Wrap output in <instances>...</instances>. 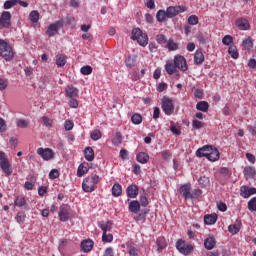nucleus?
<instances>
[{"label":"nucleus","instance_id":"f257e3e1","mask_svg":"<svg viewBox=\"0 0 256 256\" xmlns=\"http://www.w3.org/2000/svg\"><path fill=\"white\" fill-rule=\"evenodd\" d=\"M0 57L5 59V61H11L15 57L11 44L3 39H0Z\"/></svg>","mask_w":256,"mask_h":256},{"label":"nucleus","instance_id":"f03ea898","mask_svg":"<svg viewBox=\"0 0 256 256\" xmlns=\"http://www.w3.org/2000/svg\"><path fill=\"white\" fill-rule=\"evenodd\" d=\"M0 168L5 174V177H9L13 173V167L11 166V163H9V159H7V155H5V152L3 151H0Z\"/></svg>","mask_w":256,"mask_h":256},{"label":"nucleus","instance_id":"7ed1b4c3","mask_svg":"<svg viewBox=\"0 0 256 256\" xmlns=\"http://www.w3.org/2000/svg\"><path fill=\"white\" fill-rule=\"evenodd\" d=\"M162 110L165 115H173L175 113V105H173V100L168 97L162 98Z\"/></svg>","mask_w":256,"mask_h":256},{"label":"nucleus","instance_id":"20e7f679","mask_svg":"<svg viewBox=\"0 0 256 256\" xmlns=\"http://www.w3.org/2000/svg\"><path fill=\"white\" fill-rule=\"evenodd\" d=\"M187 11V7L184 5L181 6H169L166 9L167 19H173V17H177L179 13H185Z\"/></svg>","mask_w":256,"mask_h":256},{"label":"nucleus","instance_id":"39448f33","mask_svg":"<svg viewBox=\"0 0 256 256\" xmlns=\"http://www.w3.org/2000/svg\"><path fill=\"white\" fill-rule=\"evenodd\" d=\"M63 23V20H58L55 23L50 24L46 30V35H48V37H55V35H58L59 29H62L63 27Z\"/></svg>","mask_w":256,"mask_h":256},{"label":"nucleus","instance_id":"423d86ee","mask_svg":"<svg viewBox=\"0 0 256 256\" xmlns=\"http://www.w3.org/2000/svg\"><path fill=\"white\" fill-rule=\"evenodd\" d=\"M11 27V12L4 11L0 16V29H9Z\"/></svg>","mask_w":256,"mask_h":256},{"label":"nucleus","instance_id":"0eeeda50","mask_svg":"<svg viewBox=\"0 0 256 256\" xmlns=\"http://www.w3.org/2000/svg\"><path fill=\"white\" fill-rule=\"evenodd\" d=\"M176 249H178L182 255H189V253L193 251V246L185 243V240H178L176 242Z\"/></svg>","mask_w":256,"mask_h":256},{"label":"nucleus","instance_id":"6e6552de","mask_svg":"<svg viewBox=\"0 0 256 256\" xmlns=\"http://www.w3.org/2000/svg\"><path fill=\"white\" fill-rule=\"evenodd\" d=\"M174 65L176 66V69H180V71H187V60L184 56L176 55L174 57Z\"/></svg>","mask_w":256,"mask_h":256},{"label":"nucleus","instance_id":"1a4fd4ad","mask_svg":"<svg viewBox=\"0 0 256 256\" xmlns=\"http://www.w3.org/2000/svg\"><path fill=\"white\" fill-rule=\"evenodd\" d=\"M37 153L42 157V159H44V161H50V159H53V157H55V153L51 148H38Z\"/></svg>","mask_w":256,"mask_h":256},{"label":"nucleus","instance_id":"9d476101","mask_svg":"<svg viewBox=\"0 0 256 256\" xmlns=\"http://www.w3.org/2000/svg\"><path fill=\"white\" fill-rule=\"evenodd\" d=\"M58 217H59V220L62 221L63 223L67 222V220L70 217L69 205L63 204L60 206V210L58 212Z\"/></svg>","mask_w":256,"mask_h":256},{"label":"nucleus","instance_id":"9b49d317","mask_svg":"<svg viewBox=\"0 0 256 256\" xmlns=\"http://www.w3.org/2000/svg\"><path fill=\"white\" fill-rule=\"evenodd\" d=\"M204 155H206V159L208 161H212V162L219 161V157H220L219 150L217 148H213V146L210 149L209 154L206 153Z\"/></svg>","mask_w":256,"mask_h":256},{"label":"nucleus","instance_id":"f8f14e48","mask_svg":"<svg viewBox=\"0 0 256 256\" xmlns=\"http://www.w3.org/2000/svg\"><path fill=\"white\" fill-rule=\"evenodd\" d=\"M205 61V55L203 54V50L199 49L194 54V63L195 65H203Z\"/></svg>","mask_w":256,"mask_h":256},{"label":"nucleus","instance_id":"ddd939ff","mask_svg":"<svg viewBox=\"0 0 256 256\" xmlns=\"http://www.w3.org/2000/svg\"><path fill=\"white\" fill-rule=\"evenodd\" d=\"M235 23L240 31H247V29H249V21L245 18H239Z\"/></svg>","mask_w":256,"mask_h":256},{"label":"nucleus","instance_id":"4468645a","mask_svg":"<svg viewBox=\"0 0 256 256\" xmlns=\"http://www.w3.org/2000/svg\"><path fill=\"white\" fill-rule=\"evenodd\" d=\"M82 188L85 193H92V191H95V184L89 182V178L87 177L82 183Z\"/></svg>","mask_w":256,"mask_h":256},{"label":"nucleus","instance_id":"2eb2a0df","mask_svg":"<svg viewBox=\"0 0 256 256\" xmlns=\"http://www.w3.org/2000/svg\"><path fill=\"white\" fill-rule=\"evenodd\" d=\"M217 245V241H215L214 237H208L204 240V247L207 249V251H211L212 249H215V246Z\"/></svg>","mask_w":256,"mask_h":256},{"label":"nucleus","instance_id":"dca6fc26","mask_svg":"<svg viewBox=\"0 0 256 256\" xmlns=\"http://www.w3.org/2000/svg\"><path fill=\"white\" fill-rule=\"evenodd\" d=\"M128 209L131 213H135L137 215V213L141 211V204L137 200H132L129 203Z\"/></svg>","mask_w":256,"mask_h":256},{"label":"nucleus","instance_id":"f3484780","mask_svg":"<svg viewBox=\"0 0 256 256\" xmlns=\"http://www.w3.org/2000/svg\"><path fill=\"white\" fill-rule=\"evenodd\" d=\"M213 146L211 145H205L203 146L202 148H199L197 151H196V156L197 157H207L206 154L209 155V153L211 152V148Z\"/></svg>","mask_w":256,"mask_h":256},{"label":"nucleus","instance_id":"a211bd4d","mask_svg":"<svg viewBox=\"0 0 256 256\" xmlns=\"http://www.w3.org/2000/svg\"><path fill=\"white\" fill-rule=\"evenodd\" d=\"M81 249L84 253H89L93 249V241L91 239L83 240L81 242Z\"/></svg>","mask_w":256,"mask_h":256},{"label":"nucleus","instance_id":"6ab92c4d","mask_svg":"<svg viewBox=\"0 0 256 256\" xmlns=\"http://www.w3.org/2000/svg\"><path fill=\"white\" fill-rule=\"evenodd\" d=\"M65 93H66V97L73 99V97H77V95H79V90L73 86H67Z\"/></svg>","mask_w":256,"mask_h":256},{"label":"nucleus","instance_id":"aec40b11","mask_svg":"<svg viewBox=\"0 0 256 256\" xmlns=\"http://www.w3.org/2000/svg\"><path fill=\"white\" fill-rule=\"evenodd\" d=\"M98 227H100L103 233H108V231H111V229H113V223H111V221H101L99 222Z\"/></svg>","mask_w":256,"mask_h":256},{"label":"nucleus","instance_id":"412c9836","mask_svg":"<svg viewBox=\"0 0 256 256\" xmlns=\"http://www.w3.org/2000/svg\"><path fill=\"white\" fill-rule=\"evenodd\" d=\"M244 175L246 177H249L250 179H255V177H256L255 167H253V166H246L244 168Z\"/></svg>","mask_w":256,"mask_h":256},{"label":"nucleus","instance_id":"4be33fe9","mask_svg":"<svg viewBox=\"0 0 256 256\" xmlns=\"http://www.w3.org/2000/svg\"><path fill=\"white\" fill-rule=\"evenodd\" d=\"M205 225H215L217 223V214H209L204 216Z\"/></svg>","mask_w":256,"mask_h":256},{"label":"nucleus","instance_id":"5701e85b","mask_svg":"<svg viewBox=\"0 0 256 256\" xmlns=\"http://www.w3.org/2000/svg\"><path fill=\"white\" fill-rule=\"evenodd\" d=\"M84 157H85L86 161H93V159H95V151H93L92 147L85 148Z\"/></svg>","mask_w":256,"mask_h":256},{"label":"nucleus","instance_id":"b1692460","mask_svg":"<svg viewBox=\"0 0 256 256\" xmlns=\"http://www.w3.org/2000/svg\"><path fill=\"white\" fill-rule=\"evenodd\" d=\"M89 171V164L88 163H82L78 167L77 176L83 177L86 173Z\"/></svg>","mask_w":256,"mask_h":256},{"label":"nucleus","instance_id":"393cba45","mask_svg":"<svg viewBox=\"0 0 256 256\" xmlns=\"http://www.w3.org/2000/svg\"><path fill=\"white\" fill-rule=\"evenodd\" d=\"M66 63H67V56L65 54H58L56 56L57 67H65Z\"/></svg>","mask_w":256,"mask_h":256},{"label":"nucleus","instance_id":"a878e982","mask_svg":"<svg viewBox=\"0 0 256 256\" xmlns=\"http://www.w3.org/2000/svg\"><path fill=\"white\" fill-rule=\"evenodd\" d=\"M196 109L202 111V113H207L209 111V103L207 101H200L196 104Z\"/></svg>","mask_w":256,"mask_h":256},{"label":"nucleus","instance_id":"bb28decb","mask_svg":"<svg viewBox=\"0 0 256 256\" xmlns=\"http://www.w3.org/2000/svg\"><path fill=\"white\" fill-rule=\"evenodd\" d=\"M157 244V251L158 253H161V251H163V249H165V247H167V242L165 241V238L163 237H159L156 241Z\"/></svg>","mask_w":256,"mask_h":256},{"label":"nucleus","instance_id":"cd10ccee","mask_svg":"<svg viewBox=\"0 0 256 256\" xmlns=\"http://www.w3.org/2000/svg\"><path fill=\"white\" fill-rule=\"evenodd\" d=\"M165 70L168 75H173V73H177V66H175L173 62H167L165 65Z\"/></svg>","mask_w":256,"mask_h":256},{"label":"nucleus","instance_id":"c85d7f7f","mask_svg":"<svg viewBox=\"0 0 256 256\" xmlns=\"http://www.w3.org/2000/svg\"><path fill=\"white\" fill-rule=\"evenodd\" d=\"M136 159L138 161V163H142L145 164L149 161V154L145 153V152H140L137 156Z\"/></svg>","mask_w":256,"mask_h":256},{"label":"nucleus","instance_id":"c756f323","mask_svg":"<svg viewBox=\"0 0 256 256\" xmlns=\"http://www.w3.org/2000/svg\"><path fill=\"white\" fill-rule=\"evenodd\" d=\"M156 19L159 23H163L167 20V11L159 10L156 14Z\"/></svg>","mask_w":256,"mask_h":256},{"label":"nucleus","instance_id":"7c9ffc66","mask_svg":"<svg viewBox=\"0 0 256 256\" xmlns=\"http://www.w3.org/2000/svg\"><path fill=\"white\" fill-rule=\"evenodd\" d=\"M136 41L139 43V45H141V47H146V45L149 43V37L147 34L142 32L141 36Z\"/></svg>","mask_w":256,"mask_h":256},{"label":"nucleus","instance_id":"2f4dec72","mask_svg":"<svg viewBox=\"0 0 256 256\" xmlns=\"http://www.w3.org/2000/svg\"><path fill=\"white\" fill-rule=\"evenodd\" d=\"M131 121L134 125H141V123H143V116L139 113H135L132 115Z\"/></svg>","mask_w":256,"mask_h":256},{"label":"nucleus","instance_id":"473e14b6","mask_svg":"<svg viewBox=\"0 0 256 256\" xmlns=\"http://www.w3.org/2000/svg\"><path fill=\"white\" fill-rule=\"evenodd\" d=\"M199 193H182L181 197L185 199L186 201L191 199L192 201L195 199H199Z\"/></svg>","mask_w":256,"mask_h":256},{"label":"nucleus","instance_id":"72a5a7b5","mask_svg":"<svg viewBox=\"0 0 256 256\" xmlns=\"http://www.w3.org/2000/svg\"><path fill=\"white\" fill-rule=\"evenodd\" d=\"M125 63L128 69H132V67H135V63H137V58L135 56H128V58L125 60Z\"/></svg>","mask_w":256,"mask_h":256},{"label":"nucleus","instance_id":"f704fd0d","mask_svg":"<svg viewBox=\"0 0 256 256\" xmlns=\"http://www.w3.org/2000/svg\"><path fill=\"white\" fill-rule=\"evenodd\" d=\"M113 145L119 146L123 143V135L121 132H116L115 137L112 139Z\"/></svg>","mask_w":256,"mask_h":256},{"label":"nucleus","instance_id":"c9c22d12","mask_svg":"<svg viewBox=\"0 0 256 256\" xmlns=\"http://www.w3.org/2000/svg\"><path fill=\"white\" fill-rule=\"evenodd\" d=\"M228 53L232 57V59H239V52L237 51L236 46H230L228 48Z\"/></svg>","mask_w":256,"mask_h":256},{"label":"nucleus","instance_id":"e433bc0d","mask_svg":"<svg viewBox=\"0 0 256 256\" xmlns=\"http://www.w3.org/2000/svg\"><path fill=\"white\" fill-rule=\"evenodd\" d=\"M166 47L169 51H177V49H179V45L177 43H175V41H173V39H169Z\"/></svg>","mask_w":256,"mask_h":256},{"label":"nucleus","instance_id":"4c0bfd02","mask_svg":"<svg viewBox=\"0 0 256 256\" xmlns=\"http://www.w3.org/2000/svg\"><path fill=\"white\" fill-rule=\"evenodd\" d=\"M142 33H143V31L141 30V28H134V29L132 30L131 39H132L133 41H137L138 38L141 37V34H142Z\"/></svg>","mask_w":256,"mask_h":256},{"label":"nucleus","instance_id":"58836bf2","mask_svg":"<svg viewBox=\"0 0 256 256\" xmlns=\"http://www.w3.org/2000/svg\"><path fill=\"white\" fill-rule=\"evenodd\" d=\"M41 121L43 123L44 127H48L49 129H51V127H53V120L47 116H43L41 118Z\"/></svg>","mask_w":256,"mask_h":256},{"label":"nucleus","instance_id":"ea45409f","mask_svg":"<svg viewBox=\"0 0 256 256\" xmlns=\"http://www.w3.org/2000/svg\"><path fill=\"white\" fill-rule=\"evenodd\" d=\"M29 19L32 23H37L39 21V12L37 10H33L29 14Z\"/></svg>","mask_w":256,"mask_h":256},{"label":"nucleus","instance_id":"a19ab883","mask_svg":"<svg viewBox=\"0 0 256 256\" xmlns=\"http://www.w3.org/2000/svg\"><path fill=\"white\" fill-rule=\"evenodd\" d=\"M102 241H103V243H111V241H113V234L103 232Z\"/></svg>","mask_w":256,"mask_h":256},{"label":"nucleus","instance_id":"79ce46f5","mask_svg":"<svg viewBox=\"0 0 256 256\" xmlns=\"http://www.w3.org/2000/svg\"><path fill=\"white\" fill-rule=\"evenodd\" d=\"M243 47L247 49V51H251L253 49V40L251 38L243 40Z\"/></svg>","mask_w":256,"mask_h":256},{"label":"nucleus","instance_id":"37998d69","mask_svg":"<svg viewBox=\"0 0 256 256\" xmlns=\"http://www.w3.org/2000/svg\"><path fill=\"white\" fill-rule=\"evenodd\" d=\"M80 73H82V75H91V73H93V68L89 65L83 66L80 69Z\"/></svg>","mask_w":256,"mask_h":256},{"label":"nucleus","instance_id":"c03bdc74","mask_svg":"<svg viewBox=\"0 0 256 256\" xmlns=\"http://www.w3.org/2000/svg\"><path fill=\"white\" fill-rule=\"evenodd\" d=\"M240 193H256L255 187L242 186L240 188Z\"/></svg>","mask_w":256,"mask_h":256},{"label":"nucleus","instance_id":"a18cd8bd","mask_svg":"<svg viewBox=\"0 0 256 256\" xmlns=\"http://www.w3.org/2000/svg\"><path fill=\"white\" fill-rule=\"evenodd\" d=\"M90 137L92 141H99V139L101 138V131L99 130L92 131L90 134Z\"/></svg>","mask_w":256,"mask_h":256},{"label":"nucleus","instance_id":"49530a36","mask_svg":"<svg viewBox=\"0 0 256 256\" xmlns=\"http://www.w3.org/2000/svg\"><path fill=\"white\" fill-rule=\"evenodd\" d=\"M209 177L207 176H202L199 178L198 183L202 186V187H207V185H209Z\"/></svg>","mask_w":256,"mask_h":256},{"label":"nucleus","instance_id":"de8ad7c7","mask_svg":"<svg viewBox=\"0 0 256 256\" xmlns=\"http://www.w3.org/2000/svg\"><path fill=\"white\" fill-rule=\"evenodd\" d=\"M228 231H229V233H231L232 235H237V233H238L239 231H241V228H240L239 226H237V225H230V226L228 227Z\"/></svg>","mask_w":256,"mask_h":256},{"label":"nucleus","instance_id":"09e8293b","mask_svg":"<svg viewBox=\"0 0 256 256\" xmlns=\"http://www.w3.org/2000/svg\"><path fill=\"white\" fill-rule=\"evenodd\" d=\"M17 127H20V129H27V127H29V122L24 119H19L17 121Z\"/></svg>","mask_w":256,"mask_h":256},{"label":"nucleus","instance_id":"8fccbe9b","mask_svg":"<svg viewBox=\"0 0 256 256\" xmlns=\"http://www.w3.org/2000/svg\"><path fill=\"white\" fill-rule=\"evenodd\" d=\"M17 0H7L4 2V9H11V7H15L17 5Z\"/></svg>","mask_w":256,"mask_h":256},{"label":"nucleus","instance_id":"3c124183","mask_svg":"<svg viewBox=\"0 0 256 256\" xmlns=\"http://www.w3.org/2000/svg\"><path fill=\"white\" fill-rule=\"evenodd\" d=\"M126 193H139V187L135 184L129 185L126 189Z\"/></svg>","mask_w":256,"mask_h":256},{"label":"nucleus","instance_id":"603ef678","mask_svg":"<svg viewBox=\"0 0 256 256\" xmlns=\"http://www.w3.org/2000/svg\"><path fill=\"white\" fill-rule=\"evenodd\" d=\"M248 209L249 211H256V197L249 200Z\"/></svg>","mask_w":256,"mask_h":256},{"label":"nucleus","instance_id":"864d4df0","mask_svg":"<svg viewBox=\"0 0 256 256\" xmlns=\"http://www.w3.org/2000/svg\"><path fill=\"white\" fill-rule=\"evenodd\" d=\"M222 43L223 45H227V46L231 45V43H233V36L231 35L224 36L222 39Z\"/></svg>","mask_w":256,"mask_h":256},{"label":"nucleus","instance_id":"5fc2aeb1","mask_svg":"<svg viewBox=\"0 0 256 256\" xmlns=\"http://www.w3.org/2000/svg\"><path fill=\"white\" fill-rule=\"evenodd\" d=\"M156 41L160 45H163L164 43H167V37L164 34H158L156 36Z\"/></svg>","mask_w":256,"mask_h":256},{"label":"nucleus","instance_id":"6e6d98bb","mask_svg":"<svg viewBox=\"0 0 256 256\" xmlns=\"http://www.w3.org/2000/svg\"><path fill=\"white\" fill-rule=\"evenodd\" d=\"M140 205L142 207H147L149 205V199L147 198V196L145 194H142L140 196Z\"/></svg>","mask_w":256,"mask_h":256},{"label":"nucleus","instance_id":"4d7b16f0","mask_svg":"<svg viewBox=\"0 0 256 256\" xmlns=\"http://www.w3.org/2000/svg\"><path fill=\"white\" fill-rule=\"evenodd\" d=\"M188 23L189 25H197V23H199V18L197 17V15H191L188 18Z\"/></svg>","mask_w":256,"mask_h":256},{"label":"nucleus","instance_id":"13d9d810","mask_svg":"<svg viewBox=\"0 0 256 256\" xmlns=\"http://www.w3.org/2000/svg\"><path fill=\"white\" fill-rule=\"evenodd\" d=\"M170 131L171 133H173V135H177V136L181 135V128L175 127V125H173V121H171Z\"/></svg>","mask_w":256,"mask_h":256},{"label":"nucleus","instance_id":"bf43d9fd","mask_svg":"<svg viewBox=\"0 0 256 256\" xmlns=\"http://www.w3.org/2000/svg\"><path fill=\"white\" fill-rule=\"evenodd\" d=\"M25 203H26V200L23 197H17L15 200L16 207H24Z\"/></svg>","mask_w":256,"mask_h":256},{"label":"nucleus","instance_id":"052dcab7","mask_svg":"<svg viewBox=\"0 0 256 256\" xmlns=\"http://www.w3.org/2000/svg\"><path fill=\"white\" fill-rule=\"evenodd\" d=\"M180 193H191V184H184L181 186Z\"/></svg>","mask_w":256,"mask_h":256},{"label":"nucleus","instance_id":"680f3d73","mask_svg":"<svg viewBox=\"0 0 256 256\" xmlns=\"http://www.w3.org/2000/svg\"><path fill=\"white\" fill-rule=\"evenodd\" d=\"M112 193H123V187L119 183H115L112 187Z\"/></svg>","mask_w":256,"mask_h":256},{"label":"nucleus","instance_id":"e2e57ef3","mask_svg":"<svg viewBox=\"0 0 256 256\" xmlns=\"http://www.w3.org/2000/svg\"><path fill=\"white\" fill-rule=\"evenodd\" d=\"M192 127H193V129H201V128H203V123L197 119H194L192 121Z\"/></svg>","mask_w":256,"mask_h":256},{"label":"nucleus","instance_id":"0e129e2a","mask_svg":"<svg viewBox=\"0 0 256 256\" xmlns=\"http://www.w3.org/2000/svg\"><path fill=\"white\" fill-rule=\"evenodd\" d=\"M88 183L97 185L99 183V175L95 174L94 176L88 177Z\"/></svg>","mask_w":256,"mask_h":256},{"label":"nucleus","instance_id":"69168bd1","mask_svg":"<svg viewBox=\"0 0 256 256\" xmlns=\"http://www.w3.org/2000/svg\"><path fill=\"white\" fill-rule=\"evenodd\" d=\"M50 179H57L59 177V170L57 169H52L49 173Z\"/></svg>","mask_w":256,"mask_h":256},{"label":"nucleus","instance_id":"338daca9","mask_svg":"<svg viewBox=\"0 0 256 256\" xmlns=\"http://www.w3.org/2000/svg\"><path fill=\"white\" fill-rule=\"evenodd\" d=\"M130 256H138L139 255V249L135 247H130L128 251Z\"/></svg>","mask_w":256,"mask_h":256},{"label":"nucleus","instance_id":"774afa93","mask_svg":"<svg viewBox=\"0 0 256 256\" xmlns=\"http://www.w3.org/2000/svg\"><path fill=\"white\" fill-rule=\"evenodd\" d=\"M17 223H25V215L23 213L19 212L16 216Z\"/></svg>","mask_w":256,"mask_h":256}]
</instances>
